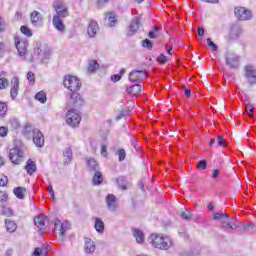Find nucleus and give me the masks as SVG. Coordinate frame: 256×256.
<instances>
[{"instance_id":"nucleus-1","label":"nucleus","mask_w":256,"mask_h":256,"mask_svg":"<svg viewBox=\"0 0 256 256\" xmlns=\"http://www.w3.org/2000/svg\"><path fill=\"white\" fill-rule=\"evenodd\" d=\"M148 243L155 247V249H160L161 251H167L173 247V240L169 236L163 234H152L148 238Z\"/></svg>"},{"instance_id":"nucleus-2","label":"nucleus","mask_w":256,"mask_h":256,"mask_svg":"<svg viewBox=\"0 0 256 256\" xmlns=\"http://www.w3.org/2000/svg\"><path fill=\"white\" fill-rule=\"evenodd\" d=\"M214 221H220L222 229H226L229 233L237 229V221L227 213H214Z\"/></svg>"},{"instance_id":"nucleus-3","label":"nucleus","mask_w":256,"mask_h":256,"mask_svg":"<svg viewBox=\"0 0 256 256\" xmlns=\"http://www.w3.org/2000/svg\"><path fill=\"white\" fill-rule=\"evenodd\" d=\"M71 230V223L69 221H61L57 219L54 223V231H58V241H65L67 231Z\"/></svg>"},{"instance_id":"nucleus-4","label":"nucleus","mask_w":256,"mask_h":256,"mask_svg":"<svg viewBox=\"0 0 256 256\" xmlns=\"http://www.w3.org/2000/svg\"><path fill=\"white\" fill-rule=\"evenodd\" d=\"M63 85L66 89H69L72 93H77L81 89V80L75 76L67 75L64 77Z\"/></svg>"},{"instance_id":"nucleus-5","label":"nucleus","mask_w":256,"mask_h":256,"mask_svg":"<svg viewBox=\"0 0 256 256\" xmlns=\"http://www.w3.org/2000/svg\"><path fill=\"white\" fill-rule=\"evenodd\" d=\"M66 123L70 127H77L81 123V114L77 112V109L72 108L66 113Z\"/></svg>"},{"instance_id":"nucleus-6","label":"nucleus","mask_w":256,"mask_h":256,"mask_svg":"<svg viewBox=\"0 0 256 256\" xmlns=\"http://www.w3.org/2000/svg\"><path fill=\"white\" fill-rule=\"evenodd\" d=\"M85 104V101L81 97V95L77 92H72L70 94V98L68 100V107L70 109H80V107H83Z\"/></svg>"},{"instance_id":"nucleus-7","label":"nucleus","mask_w":256,"mask_h":256,"mask_svg":"<svg viewBox=\"0 0 256 256\" xmlns=\"http://www.w3.org/2000/svg\"><path fill=\"white\" fill-rule=\"evenodd\" d=\"M9 159L14 165H19L23 161V150L17 147L10 149Z\"/></svg>"},{"instance_id":"nucleus-8","label":"nucleus","mask_w":256,"mask_h":256,"mask_svg":"<svg viewBox=\"0 0 256 256\" xmlns=\"http://www.w3.org/2000/svg\"><path fill=\"white\" fill-rule=\"evenodd\" d=\"M143 79H147V72L144 70H132L129 73V81L131 83H141Z\"/></svg>"},{"instance_id":"nucleus-9","label":"nucleus","mask_w":256,"mask_h":256,"mask_svg":"<svg viewBox=\"0 0 256 256\" xmlns=\"http://www.w3.org/2000/svg\"><path fill=\"white\" fill-rule=\"evenodd\" d=\"M226 65L229 69H237L239 67V56L233 52L226 53Z\"/></svg>"},{"instance_id":"nucleus-10","label":"nucleus","mask_w":256,"mask_h":256,"mask_svg":"<svg viewBox=\"0 0 256 256\" xmlns=\"http://www.w3.org/2000/svg\"><path fill=\"white\" fill-rule=\"evenodd\" d=\"M234 13L239 21H249V19L253 17L251 15V11H249L245 7H236Z\"/></svg>"},{"instance_id":"nucleus-11","label":"nucleus","mask_w":256,"mask_h":256,"mask_svg":"<svg viewBox=\"0 0 256 256\" xmlns=\"http://www.w3.org/2000/svg\"><path fill=\"white\" fill-rule=\"evenodd\" d=\"M31 139L34 145H36V147H38L39 149H43V147H45V136L43 135V132L39 129L34 130V134L31 136Z\"/></svg>"},{"instance_id":"nucleus-12","label":"nucleus","mask_w":256,"mask_h":256,"mask_svg":"<svg viewBox=\"0 0 256 256\" xmlns=\"http://www.w3.org/2000/svg\"><path fill=\"white\" fill-rule=\"evenodd\" d=\"M15 45L18 51L19 57H25L27 55V40H21L19 37H15Z\"/></svg>"},{"instance_id":"nucleus-13","label":"nucleus","mask_w":256,"mask_h":256,"mask_svg":"<svg viewBox=\"0 0 256 256\" xmlns=\"http://www.w3.org/2000/svg\"><path fill=\"white\" fill-rule=\"evenodd\" d=\"M141 25V16H136L135 18L132 19L127 35L128 37H133L134 34L139 31V27Z\"/></svg>"},{"instance_id":"nucleus-14","label":"nucleus","mask_w":256,"mask_h":256,"mask_svg":"<svg viewBox=\"0 0 256 256\" xmlns=\"http://www.w3.org/2000/svg\"><path fill=\"white\" fill-rule=\"evenodd\" d=\"M56 15L54 17H58L59 19H65L69 15V11L67 6L61 2H57L55 5Z\"/></svg>"},{"instance_id":"nucleus-15","label":"nucleus","mask_w":256,"mask_h":256,"mask_svg":"<svg viewBox=\"0 0 256 256\" xmlns=\"http://www.w3.org/2000/svg\"><path fill=\"white\" fill-rule=\"evenodd\" d=\"M245 77L250 85L256 84V68L255 66L248 65L245 69Z\"/></svg>"},{"instance_id":"nucleus-16","label":"nucleus","mask_w":256,"mask_h":256,"mask_svg":"<svg viewBox=\"0 0 256 256\" xmlns=\"http://www.w3.org/2000/svg\"><path fill=\"white\" fill-rule=\"evenodd\" d=\"M106 205L109 209V211H111V213H115V211H117V209H119V204H117V197H115L113 194H108L106 196Z\"/></svg>"},{"instance_id":"nucleus-17","label":"nucleus","mask_w":256,"mask_h":256,"mask_svg":"<svg viewBox=\"0 0 256 256\" xmlns=\"http://www.w3.org/2000/svg\"><path fill=\"white\" fill-rule=\"evenodd\" d=\"M99 31V24L96 21L91 20L88 24L87 34L90 39H93L97 36V32Z\"/></svg>"},{"instance_id":"nucleus-18","label":"nucleus","mask_w":256,"mask_h":256,"mask_svg":"<svg viewBox=\"0 0 256 256\" xmlns=\"http://www.w3.org/2000/svg\"><path fill=\"white\" fill-rule=\"evenodd\" d=\"M11 85L10 97L11 99H17V95H19V78L13 77L11 80Z\"/></svg>"},{"instance_id":"nucleus-19","label":"nucleus","mask_w":256,"mask_h":256,"mask_svg":"<svg viewBox=\"0 0 256 256\" xmlns=\"http://www.w3.org/2000/svg\"><path fill=\"white\" fill-rule=\"evenodd\" d=\"M30 20H31L32 25H34V27H39V24L43 23V15H41V13H39V11L34 10L30 14Z\"/></svg>"},{"instance_id":"nucleus-20","label":"nucleus","mask_w":256,"mask_h":256,"mask_svg":"<svg viewBox=\"0 0 256 256\" xmlns=\"http://www.w3.org/2000/svg\"><path fill=\"white\" fill-rule=\"evenodd\" d=\"M132 235L136 239V243H139V244L145 243V234L143 233V230L139 228H133Z\"/></svg>"},{"instance_id":"nucleus-21","label":"nucleus","mask_w":256,"mask_h":256,"mask_svg":"<svg viewBox=\"0 0 256 256\" xmlns=\"http://www.w3.org/2000/svg\"><path fill=\"white\" fill-rule=\"evenodd\" d=\"M62 155L64 157V164L69 165V163L73 161V148H71V146L66 147L62 152Z\"/></svg>"},{"instance_id":"nucleus-22","label":"nucleus","mask_w":256,"mask_h":256,"mask_svg":"<svg viewBox=\"0 0 256 256\" xmlns=\"http://www.w3.org/2000/svg\"><path fill=\"white\" fill-rule=\"evenodd\" d=\"M95 242L91 240V238H85L84 240V251L87 254L95 253Z\"/></svg>"},{"instance_id":"nucleus-23","label":"nucleus","mask_w":256,"mask_h":256,"mask_svg":"<svg viewBox=\"0 0 256 256\" xmlns=\"http://www.w3.org/2000/svg\"><path fill=\"white\" fill-rule=\"evenodd\" d=\"M126 91H127V94L132 95V97H139L142 91L141 84L132 85L128 87Z\"/></svg>"},{"instance_id":"nucleus-24","label":"nucleus","mask_w":256,"mask_h":256,"mask_svg":"<svg viewBox=\"0 0 256 256\" xmlns=\"http://www.w3.org/2000/svg\"><path fill=\"white\" fill-rule=\"evenodd\" d=\"M35 130H37V128H33V126H31V124H26L23 128L22 133L26 139L31 140V137H33Z\"/></svg>"},{"instance_id":"nucleus-25","label":"nucleus","mask_w":256,"mask_h":256,"mask_svg":"<svg viewBox=\"0 0 256 256\" xmlns=\"http://www.w3.org/2000/svg\"><path fill=\"white\" fill-rule=\"evenodd\" d=\"M52 23L57 31H65V24H63V21L59 16H53Z\"/></svg>"},{"instance_id":"nucleus-26","label":"nucleus","mask_w":256,"mask_h":256,"mask_svg":"<svg viewBox=\"0 0 256 256\" xmlns=\"http://www.w3.org/2000/svg\"><path fill=\"white\" fill-rule=\"evenodd\" d=\"M46 217L42 216V215H39V216H36L34 218V225H36V227H38V229H45V221H46Z\"/></svg>"},{"instance_id":"nucleus-27","label":"nucleus","mask_w":256,"mask_h":256,"mask_svg":"<svg viewBox=\"0 0 256 256\" xmlns=\"http://www.w3.org/2000/svg\"><path fill=\"white\" fill-rule=\"evenodd\" d=\"M230 33L233 39H237V37L242 33L241 26L239 24H233Z\"/></svg>"},{"instance_id":"nucleus-28","label":"nucleus","mask_w":256,"mask_h":256,"mask_svg":"<svg viewBox=\"0 0 256 256\" xmlns=\"http://www.w3.org/2000/svg\"><path fill=\"white\" fill-rule=\"evenodd\" d=\"M94 228L97 233H103L105 231V222L101 218H95Z\"/></svg>"},{"instance_id":"nucleus-29","label":"nucleus","mask_w":256,"mask_h":256,"mask_svg":"<svg viewBox=\"0 0 256 256\" xmlns=\"http://www.w3.org/2000/svg\"><path fill=\"white\" fill-rule=\"evenodd\" d=\"M5 226H6V231H8V233H15V231H17V224L15 223V221L6 219Z\"/></svg>"},{"instance_id":"nucleus-30","label":"nucleus","mask_w":256,"mask_h":256,"mask_svg":"<svg viewBox=\"0 0 256 256\" xmlns=\"http://www.w3.org/2000/svg\"><path fill=\"white\" fill-rule=\"evenodd\" d=\"M25 169L29 175H33L37 171V164L32 160H28Z\"/></svg>"},{"instance_id":"nucleus-31","label":"nucleus","mask_w":256,"mask_h":256,"mask_svg":"<svg viewBox=\"0 0 256 256\" xmlns=\"http://www.w3.org/2000/svg\"><path fill=\"white\" fill-rule=\"evenodd\" d=\"M87 165L89 167V171H92L94 173L99 171V164L97 163L96 159H93V158L88 159Z\"/></svg>"},{"instance_id":"nucleus-32","label":"nucleus","mask_w":256,"mask_h":256,"mask_svg":"<svg viewBox=\"0 0 256 256\" xmlns=\"http://www.w3.org/2000/svg\"><path fill=\"white\" fill-rule=\"evenodd\" d=\"M25 193H27V189L24 187H16L14 188V195H16L17 199H25Z\"/></svg>"},{"instance_id":"nucleus-33","label":"nucleus","mask_w":256,"mask_h":256,"mask_svg":"<svg viewBox=\"0 0 256 256\" xmlns=\"http://www.w3.org/2000/svg\"><path fill=\"white\" fill-rule=\"evenodd\" d=\"M105 19H108V23L110 27H115V24L117 23V19L115 18V13L113 12L106 13Z\"/></svg>"},{"instance_id":"nucleus-34","label":"nucleus","mask_w":256,"mask_h":256,"mask_svg":"<svg viewBox=\"0 0 256 256\" xmlns=\"http://www.w3.org/2000/svg\"><path fill=\"white\" fill-rule=\"evenodd\" d=\"M94 173L93 185H101L103 183V174L99 170Z\"/></svg>"},{"instance_id":"nucleus-35","label":"nucleus","mask_w":256,"mask_h":256,"mask_svg":"<svg viewBox=\"0 0 256 256\" xmlns=\"http://www.w3.org/2000/svg\"><path fill=\"white\" fill-rule=\"evenodd\" d=\"M159 31H161V28H159V26H154L153 29L148 33L149 39H157L159 36Z\"/></svg>"},{"instance_id":"nucleus-36","label":"nucleus","mask_w":256,"mask_h":256,"mask_svg":"<svg viewBox=\"0 0 256 256\" xmlns=\"http://www.w3.org/2000/svg\"><path fill=\"white\" fill-rule=\"evenodd\" d=\"M117 185L120 189H122V191H125L127 189V180L125 179V177L120 176L117 179Z\"/></svg>"},{"instance_id":"nucleus-37","label":"nucleus","mask_w":256,"mask_h":256,"mask_svg":"<svg viewBox=\"0 0 256 256\" xmlns=\"http://www.w3.org/2000/svg\"><path fill=\"white\" fill-rule=\"evenodd\" d=\"M35 99L41 103H47V94L44 91H40L35 95Z\"/></svg>"},{"instance_id":"nucleus-38","label":"nucleus","mask_w":256,"mask_h":256,"mask_svg":"<svg viewBox=\"0 0 256 256\" xmlns=\"http://www.w3.org/2000/svg\"><path fill=\"white\" fill-rule=\"evenodd\" d=\"M97 69H99V63H97V61H95V60L90 61L89 65H88L89 73H95V71H97Z\"/></svg>"},{"instance_id":"nucleus-39","label":"nucleus","mask_w":256,"mask_h":256,"mask_svg":"<svg viewBox=\"0 0 256 256\" xmlns=\"http://www.w3.org/2000/svg\"><path fill=\"white\" fill-rule=\"evenodd\" d=\"M20 31L26 37H33V32H31V29L27 26H21Z\"/></svg>"},{"instance_id":"nucleus-40","label":"nucleus","mask_w":256,"mask_h":256,"mask_svg":"<svg viewBox=\"0 0 256 256\" xmlns=\"http://www.w3.org/2000/svg\"><path fill=\"white\" fill-rule=\"evenodd\" d=\"M142 47L148 49V51H151V49H153V42L146 38L142 41Z\"/></svg>"},{"instance_id":"nucleus-41","label":"nucleus","mask_w":256,"mask_h":256,"mask_svg":"<svg viewBox=\"0 0 256 256\" xmlns=\"http://www.w3.org/2000/svg\"><path fill=\"white\" fill-rule=\"evenodd\" d=\"M2 215H4L5 217H11V215H13V210L9 207H2L1 210Z\"/></svg>"},{"instance_id":"nucleus-42","label":"nucleus","mask_w":256,"mask_h":256,"mask_svg":"<svg viewBox=\"0 0 256 256\" xmlns=\"http://www.w3.org/2000/svg\"><path fill=\"white\" fill-rule=\"evenodd\" d=\"M218 147H227V142L225 141V136L219 135L217 138Z\"/></svg>"},{"instance_id":"nucleus-43","label":"nucleus","mask_w":256,"mask_h":256,"mask_svg":"<svg viewBox=\"0 0 256 256\" xmlns=\"http://www.w3.org/2000/svg\"><path fill=\"white\" fill-rule=\"evenodd\" d=\"M7 104L0 102V117H5V115H7Z\"/></svg>"},{"instance_id":"nucleus-44","label":"nucleus","mask_w":256,"mask_h":256,"mask_svg":"<svg viewBox=\"0 0 256 256\" xmlns=\"http://www.w3.org/2000/svg\"><path fill=\"white\" fill-rule=\"evenodd\" d=\"M181 217L182 219H184L185 221H191V219L193 218V214H191V212L189 211H184L181 213Z\"/></svg>"},{"instance_id":"nucleus-45","label":"nucleus","mask_w":256,"mask_h":256,"mask_svg":"<svg viewBox=\"0 0 256 256\" xmlns=\"http://www.w3.org/2000/svg\"><path fill=\"white\" fill-rule=\"evenodd\" d=\"M5 31H7V22L0 16V33H5Z\"/></svg>"},{"instance_id":"nucleus-46","label":"nucleus","mask_w":256,"mask_h":256,"mask_svg":"<svg viewBox=\"0 0 256 256\" xmlns=\"http://www.w3.org/2000/svg\"><path fill=\"white\" fill-rule=\"evenodd\" d=\"M196 168L205 171V169H207V160L198 161Z\"/></svg>"},{"instance_id":"nucleus-47","label":"nucleus","mask_w":256,"mask_h":256,"mask_svg":"<svg viewBox=\"0 0 256 256\" xmlns=\"http://www.w3.org/2000/svg\"><path fill=\"white\" fill-rule=\"evenodd\" d=\"M255 111V108L251 104L246 105V112L249 115V117H254L253 112Z\"/></svg>"},{"instance_id":"nucleus-48","label":"nucleus","mask_w":256,"mask_h":256,"mask_svg":"<svg viewBox=\"0 0 256 256\" xmlns=\"http://www.w3.org/2000/svg\"><path fill=\"white\" fill-rule=\"evenodd\" d=\"M117 155L119 157V161H125V157H126V153H125V149H119L117 151Z\"/></svg>"},{"instance_id":"nucleus-49","label":"nucleus","mask_w":256,"mask_h":256,"mask_svg":"<svg viewBox=\"0 0 256 256\" xmlns=\"http://www.w3.org/2000/svg\"><path fill=\"white\" fill-rule=\"evenodd\" d=\"M9 183V178L5 175H0V187H5Z\"/></svg>"},{"instance_id":"nucleus-50","label":"nucleus","mask_w":256,"mask_h":256,"mask_svg":"<svg viewBox=\"0 0 256 256\" xmlns=\"http://www.w3.org/2000/svg\"><path fill=\"white\" fill-rule=\"evenodd\" d=\"M157 62L161 63V65H165V63H167V56H165V54H160L157 57Z\"/></svg>"},{"instance_id":"nucleus-51","label":"nucleus","mask_w":256,"mask_h":256,"mask_svg":"<svg viewBox=\"0 0 256 256\" xmlns=\"http://www.w3.org/2000/svg\"><path fill=\"white\" fill-rule=\"evenodd\" d=\"M9 86V80L7 78H0V89H5Z\"/></svg>"},{"instance_id":"nucleus-52","label":"nucleus","mask_w":256,"mask_h":256,"mask_svg":"<svg viewBox=\"0 0 256 256\" xmlns=\"http://www.w3.org/2000/svg\"><path fill=\"white\" fill-rule=\"evenodd\" d=\"M107 3H109V0H97L96 1V5H97L98 9L105 7V5H107Z\"/></svg>"},{"instance_id":"nucleus-53","label":"nucleus","mask_w":256,"mask_h":256,"mask_svg":"<svg viewBox=\"0 0 256 256\" xmlns=\"http://www.w3.org/2000/svg\"><path fill=\"white\" fill-rule=\"evenodd\" d=\"M207 43H208V46L212 48V51H217L218 49L217 44H215L213 40H211V38H207Z\"/></svg>"},{"instance_id":"nucleus-54","label":"nucleus","mask_w":256,"mask_h":256,"mask_svg":"<svg viewBox=\"0 0 256 256\" xmlns=\"http://www.w3.org/2000/svg\"><path fill=\"white\" fill-rule=\"evenodd\" d=\"M8 130L4 126L0 127V137H7Z\"/></svg>"},{"instance_id":"nucleus-55","label":"nucleus","mask_w":256,"mask_h":256,"mask_svg":"<svg viewBox=\"0 0 256 256\" xmlns=\"http://www.w3.org/2000/svg\"><path fill=\"white\" fill-rule=\"evenodd\" d=\"M111 80L113 81V83H117V81H121V75H119V74H114V75L111 77Z\"/></svg>"},{"instance_id":"nucleus-56","label":"nucleus","mask_w":256,"mask_h":256,"mask_svg":"<svg viewBox=\"0 0 256 256\" xmlns=\"http://www.w3.org/2000/svg\"><path fill=\"white\" fill-rule=\"evenodd\" d=\"M27 79L28 81H35V74H33V72H28L27 73Z\"/></svg>"},{"instance_id":"nucleus-57","label":"nucleus","mask_w":256,"mask_h":256,"mask_svg":"<svg viewBox=\"0 0 256 256\" xmlns=\"http://www.w3.org/2000/svg\"><path fill=\"white\" fill-rule=\"evenodd\" d=\"M12 127H14V129H17V127H19V121L17 119H13L10 121Z\"/></svg>"},{"instance_id":"nucleus-58","label":"nucleus","mask_w":256,"mask_h":256,"mask_svg":"<svg viewBox=\"0 0 256 256\" xmlns=\"http://www.w3.org/2000/svg\"><path fill=\"white\" fill-rule=\"evenodd\" d=\"M41 253H43V250L41 248H35L33 255L34 256H41Z\"/></svg>"},{"instance_id":"nucleus-59","label":"nucleus","mask_w":256,"mask_h":256,"mask_svg":"<svg viewBox=\"0 0 256 256\" xmlns=\"http://www.w3.org/2000/svg\"><path fill=\"white\" fill-rule=\"evenodd\" d=\"M7 193L0 192V201H7Z\"/></svg>"},{"instance_id":"nucleus-60","label":"nucleus","mask_w":256,"mask_h":256,"mask_svg":"<svg viewBox=\"0 0 256 256\" xmlns=\"http://www.w3.org/2000/svg\"><path fill=\"white\" fill-rule=\"evenodd\" d=\"M101 155H103L104 157L107 156V146L102 145V147H101Z\"/></svg>"},{"instance_id":"nucleus-61","label":"nucleus","mask_w":256,"mask_h":256,"mask_svg":"<svg viewBox=\"0 0 256 256\" xmlns=\"http://www.w3.org/2000/svg\"><path fill=\"white\" fill-rule=\"evenodd\" d=\"M217 177H219V170H213L212 172V179H217Z\"/></svg>"},{"instance_id":"nucleus-62","label":"nucleus","mask_w":256,"mask_h":256,"mask_svg":"<svg viewBox=\"0 0 256 256\" xmlns=\"http://www.w3.org/2000/svg\"><path fill=\"white\" fill-rule=\"evenodd\" d=\"M181 256H195V254L191 251H185L181 253Z\"/></svg>"},{"instance_id":"nucleus-63","label":"nucleus","mask_w":256,"mask_h":256,"mask_svg":"<svg viewBox=\"0 0 256 256\" xmlns=\"http://www.w3.org/2000/svg\"><path fill=\"white\" fill-rule=\"evenodd\" d=\"M198 35H199V37H203V35H205V29H203V28H198Z\"/></svg>"},{"instance_id":"nucleus-64","label":"nucleus","mask_w":256,"mask_h":256,"mask_svg":"<svg viewBox=\"0 0 256 256\" xmlns=\"http://www.w3.org/2000/svg\"><path fill=\"white\" fill-rule=\"evenodd\" d=\"M5 256H13V249H8L5 251Z\"/></svg>"}]
</instances>
